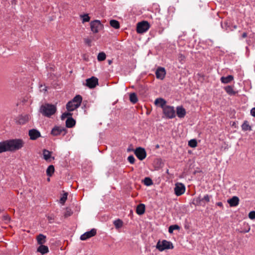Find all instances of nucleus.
<instances>
[{
    "label": "nucleus",
    "instance_id": "obj_1",
    "mask_svg": "<svg viewBox=\"0 0 255 255\" xmlns=\"http://www.w3.org/2000/svg\"><path fill=\"white\" fill-rule=\"evenodd\" d=\"M7 146L8 151H15L21 149L24 144V142L22 139L15 138L6 140Z\"/></svg>",
    "mask_w": 255,
    "mask_h": 255
},
{
    "label": "nucleus",
    "instance_id": "obj_2",
    "mask_svg": "<svg viewBox=\"0 0 255 255\" xmlns=\"http://www.w3.org/2000/svg\"><path fill=\"white\" fill-rule=\"evenodd\" d=\"M56 106L50 104H45L41 106L39 111L44 116L50 117L56 113Z\"/></svg>",
    "mask_w": 255,
    "mask_h": 255
},
{
    "label": "nucleus",
    "instance_id": "obj_3",
    "mask_svg": "<svg viewBox=\"0 0 255 255\" xmlns=\"http://www.w3.org/2000/svg\"><path fill=\"white\" fill-rule=\"evenodd\" d=\"M82 101L81 95H76L71 101L66 104V109L68 112H72L80 107Z\"/></svg>",
    "mask_w": 255,
    "mask_h": 255
},
{
    "label": "nucleus",
    "instance_id": "obj_4",
    "mask_svg": "<svg viewBox=\"0 0 255 255\" xmlns=\"http://www.w3.org/2000/svg\"><path fill=\"white\" fill-rule=\"evenodd\" d=\"M156 248L159 251L162 252L165 250L173 249L174 246L171 242L163 240L158 241L156 245Z\"/></svg>",
    "mask_w": 255,
    "mask_h": 255
},
{
    "label": "nucleus",
    "instance_id": "obj_5",
    "mask_svg": "<svg viewBox=\"0 0 255 255\" xmlns=\"http://www.w3.org/2000/svg\"><path fill=\"white\" fill-rule=\"evenodd\" d=\"M150 27L149 23L146 21H142L137 24L136 32L138 33H143L148 30Z\"/></svg>",
    "mask_w": 255,
    "mask_h": 255
},
{
    "label": "nucleus",
    "instance_id": "obj_6",
    "mask_svg": "<svg viewBox=\"0 0 255 255\" xmlns=\"http://www.w3.org/2000/svg\"><path fill=\"white\" fill-rule=\"evenodd\" d=\"M163 112L165 116L168 119H173L175 117V111L172 106H166L163 109Z\"/></svg>",
    "mask_w": 255,
    "mask_h": 255
},
{
    "label": "nucleus",
    "instance_id": "obj_7",
    "mask_svg": "<svg viewBox=\"0 0 255 255\" xmlns=\"http://www.w3.org/2000/svg\"><path fill=\"white\" fill-rule=\"evenodd\" d=\"M90 27L91 31L93 33H96L103 28V25L101 23L100 20H95L91 22Z\"/></svg>",
    "mask_w": 255,
    "mask_h": 255
},
{
    "label": "nucleus",
    "instance_id": "obj_8",
    "mask_svg": "<svg viewBox=\"0 0 255 255\" xmlns=\"http://www.w3.org/2000/svg\"><path fill=\"white\" fill-rule=\"evenodd\" d=\"M174 193L177 196H181L183 194L185 191V186L182 183H177L174 187Z\"/></svg>",
    "mask_w": 255,
    "mask_h": 255
},
{
    "label": "nucleus",
    "instance_id": "obj_9",
    "mask_svg": "<svg viewBox=\"0 0 255 255\" xmlns=\"http://www.w3.org/2000/svg\"><path fill=\"white\" fill-rule=\"evenodd\" d=\"M67 133V129L61 127L55 126L54 127L51 132V134L54 136H57L61 134L64 135Z\"/></svg>",
    "mask_w": 255,
    "mask_h": 255
},
{
    "label": "nucleus",
    "instance_id": "obj_10",
    "mask_svg": "<svg viewBox=\"0 0 255 255\" xmlns=\"http://www.w3.org/2000/svg\"><path fill=\"white\" fill-rule=\"evenodd\" d=\"M134 154L140 160H143L146 156V152L144 148L139 147L136 148Z\"/></svg>",
    "mask_w": 255,
    "mask_h": 255
},
{
    "label": "nucleus",
    "instance_id": "obj_11",
    "mask_svg": "<svg viewBox=\"0 0 255 255\" xmlns=\"http://www.w3.org/2000/svg\"><path fill=\"white\" fill-rule=\"evenodd\" d=\"M86 81V85L90 89L94 88L98 84V79L95 77L87 79Z\"/></svg>",
    "mask_w": 255,
    "mask_h": 255
},
{
    "label": "nucleus",
    "instance_id": "obj_12",
    "mask_svg": "<svg viewBox=\"0 0 255 255\" xmlns=\"http://www.w3.org/2000/svg\"><path fill=\"white\" fill-rule=\"evenodd\" d=\"M97 230L95 229H92L90 231L86 232L80 237L81 240L85 241L96 235Z\"/></svg>",
    "mask_w": 255,
    "mask_h": 255
},
{
    "label": "nucleus",
    "instance_id": "obj_13",
    "mask_svg": "<svg viewBox=\"0 0 255 255\" xmlns=\"http://www.w3.org/2000/svg\"><path fill=\"white\" fill-rule=\"evenodd\" d=\"M210 197L211 196L208 195H206L203 197L199 196L195 199V202L198 205L204 206L210 201Z\"/></svg>",
    "mask_w": 255,
    "mask_h": 255
},
{
    "label": "nucleus",
    "instance_id": "obj_14",
    "mask_svg": "<svg viewBox=\"0 0 255 255\" xmlns=\"http://www.w3.org/2000/svg\"><path fill=\"white\" fill-rule=\"evenodd\" d=\"M28 135L31 140H36L41 136L40 132L36 129H32L29 130Z\"/></svg>",
    "mask_w": 255,
    "mask_h": 255
},
{
    "label": "nucleus",
    "instance_id": "obj_15",
    "mask_svg": "<svg viewBox=\"0 0 255 255\" xmlns=\"http://www.w3.org/2000/svg\"><path fill=\"white\" fill-rule=\"evenodd\" d=\"M165 70L163 67H158L155 72L156 77L158 79L163 80L165 77Z\"/></svg>",
    "mask_w": 255,
    "mask_h": 255
},
{
    "label": "nucleus",
    "instance_id": "obj_16",
    "mask_svg": "<svg viewBox=\"0 0 255 255\" xmlns=\"http://www.w3.org/2000/svg\"><path fill=\"white\" fill-rule=\"evenodd\" d=\"M224 90L226 93L230 96H235L238 93V91L235 90L234 86H227L224 87Z\"/></svg>",
    "mask_w": 255,
    "mask_h": 255
},
{
    "label": "nucleus",
    "instance_id": "obj_17",
    "mask_svg": "<svg viewBox=\"0 0 255 255\" xmlns=\"http://www.w3.org/2000/svg\"><path fill=\"white\" fill-rule=\"evenodd\" d=\"M154 104L155 105L160 107L162 110L165 108V106H166V101L161 98H159L155 99Z\"/></svg>",
    "mask_w": 255,
    "mask_h": 255
},
{
    "label": "nucleus",
    "instance_id": "obj_18",
    "mask_svg": "<svg viewBox=\"0 0 255 255\" xmlns=\"http://www.w3.org/2000/svg\"><path fill=\"white\" fill-rule=\"evenodd\" d=\"M227 202L231 207H235L238 205L239 203V199L237 196H234L232 198L227 200Z\"/></svg>",
    "mask_w": 255,
    "mask_h": 255
},
{
    "label": "nucleus",
    "instance_id": "obj_19",
    "mask_svg": "<svg viewBox=\"0 0 255 255\" xmlns=\"http://www.w3.org/2000/svg\"><path fill=\"white\" fill-rule=\"evenodd\" d=\"M145 209V205L143 204H139L136 207V212L138 215H141L144 213Z\"/></svg>",
    "mask_w": 255,
    "mask_h": 255
},
{
    "label": "nucleus",
    "instance_id": "obj_20",
    "mask_svg": "<svg viewBox=\"0 0 255 255\" xmlns=\"http://www.w3.org/2000/svg\"><path fill=\"white\" fill-rule=\"evenodd\" d=\"M177 115L180 118L184 117L186 115V111L182 107H177Z\"/></svg>",
    "mask_w": 255,
    "mask_h": 255
},
{
    "label": "nucleus",
    "instance_id": "obj_21",
    "mask_svg": "<svg viewBox=\"0 0 255 255\" xmlns=\"http://www.w3.org/2000/svg\"><path fill=\"white\" fill-rule=\"evenodd\" d=\"M76 124L75 120L72 117H69L66 121V126L67 128H71Z\"/></svg>",
    "mask_w": 255,
    "mask_h": 255
},
{
    "label": "nucleus",
    "instance_id": "obj_22",
    "mask_svg": "<svg viewBox=\"0 0 255 255\" xmlns=\"http://www.w3.org/2000/svg\"><path fill=\"white\" fill-rule=\"evenodd\" d=\"M37 251L42 255L45 254L49 252L48 248L47 246L40 245V246L37 248Z\"/></svg>",
    "mask_w": 255,
    "mask_h": 255
},
{
    "label": "nucleus",
    "instance_id": "obj_23",
    "mask_svg": "<svg viewBox=\"0 0 255 255\" xmlns=\"http://www.w3.org/2000/svg\"><path fill=\"white\" fill-rule=\"evenodd\" d=\"M5 151H8L6 140L0 142V153Z\"/></svg>",
    "mask_w": 255,
    "mask_h": 255
},
{
    "label": "nucleus",
    "instance_id": "obj_24",
    "mask_svg": "<svg viewBox=\"0 0 255 255\" xmlns=\"http://www.w3.org/2000/svg\"><path fill=\"white\" fill-rule=\"evenodd\" d=\"M51 153H52V152L49 151V150L45 149H43V158L45 160L48 161L51 157Z\"/></svg>",
    "mask_w": 255,
    "mask_h": 255
},
{
    "label": "nucleus",
    "instance_id": "obj_25",
    "mask_svg": "<svg viewBox=\"0 0 255 255\" xmlns=\"http://www.w3.org/2000/svg\"><path fill=\"white\" fill-rule=\"evenodd\" d=\"M46 236L43 234H39L37 237V241L39 245H42L46 242Z\"/></svg>",
    "mask_w": 255,
    "mask_h": 255
},
{
    "label": "nucleus",
    "instance_id": "obj_26",
    "mask_svg": "<svg viewBox=\"0 0 255 255\" xmlns=\"http://www.w3.org/2000/svg\"><path fill=\"white\" fill-rule=\"evenodd\" d=\"M29 117L28 115L21 116L18 119V123L20 125H23L28 122Z\"/></svg>",
    "mask_w": 255,
    "mask_h": 255
},
{
    "label": "nucleus",
    "instance_id": "obj_27",
    "mask_svg": "<svg viewBox=\"0 0 255 255\" xmlns=\"http://www.w3.org/2000/svg\"><path fill=\"white\" fill-rule=\"evenodd\" d=\"M113 224L116 229H119L120 228H121L123 226V222L120 219L115 220L113 222Z\"/></svg>",
    "mask_w": 255,
    "mask_h": 255
},
{
    "label": "nucleus",
    "instance_id": "obj_28",
    "mask_svg": "<svg viewBox=\"0 0 255 255\" xmlns=\"http://www.w3.org/2000/svg\"><path fill=\"white\" fill-rule=\"evenodd\" d=\"M242 129L244 131L252 130V127L249 125L248 121H245L242 126Z\"/></svg>",
    "mask_w": 255,
    "mask_h": 255
},
{
    "label": "nucleus",
    "instance_id": "obj_29",
    "mask_svg": "<svg viewBox=\"0 0 255 255\" xmlns=\"http://www.w3.org/2000/svg\"><path fill=\"white\" fill-rule=\"evenodd\" d=\"M54 167L53 165H49L46 169L47 175L50 177L52 175L54 172Z\"/></svg>",
    "mask_w": 255,
    "mask_h": 255
},
{
    "label": "nucleus",
    "instance_id": "obj_30",
    "mask_svg": "<svg viewBox=\"0 0 255 255\" xmlns=\"http://www.w3.org/2000/svg\"><path fill=\"white\" fill-rule=\"evenodd\" d=\"M110 24L112 27L115 28V29H118L120 28V23L116 20H111Z\"/></svg>",
    "mask_w": 255,
    "mask_h": 255
},
{
    "label": "nucleus",
    "instance_id": "obj_31",
    "mask_svg": "<svg viewBox=\"0 0 255 255\" xmlns=\"http://www.w3.org/2000/svg\"><path fill=\"white\" fill-rule=\"evenodd\" d=\"M129 100L133 104H135L137 102V97L135 93H132L130 94Z\"/></svg>",
    "mask_w": 255,
    "mask_h": 255
},
{
    "label": "nucleus",
    "instance_id": "obj_32",
    "mask_svg": "<svg viewBox=\"0 0 255 255\" xmlns=\"http://www.w3.org/2000/svg\"><path fill=\"white\" fill-rule=\"evenodd\" d=\"M180 229V227L177 225H171L170 226L169 228H168V232L169 233L171 234L173 233V231L174 230H179Z\"/></svg>",
    "mask_w": 255,
    "mask_h": 255
},
{
    "label": "nucleus",
    "instance_id": "obj_33",
    "mask_svg": "<svg viewBox=\"0 0 255 255\" xmlns=\"http://www.w3.org/2000/svg\"><path fill=\"white\" fill-rule=\"evenodd\" d=\"M106 58V54L104 52H100L99 53L97 59L99 61H102L104 60Z\"/></svg>",
    "mask_w": 255,
    "mask_h": 255
},
{
    "label": "nucleus",
    "instance_id": "obj_34",
    "mask_svg": "<svg viewBox=\"0 0 255 255\" xmlns=\"http://www.w3.org/2000/svg\"><path fill=\"white\" fill-rule=\"evenodd\" d=\"M71 112H65V113H64L62 114L61 115V119L62 120H64V119H65L66 118H69V117H72V114L70 113Z\"/></svg>",
    "mask_w": 255,
    "mask_h": 255
},
{
    "label": "nucleus",
    "instance_id": "obj_35",
    "mask_svg": "<svg viewBox=\"0 0 255 255\" xmlns=\"http://www.w3.org/2000/svg\"><path fill=\"white\" fill-rule=\"evenodd\" d=\"M68 196V193H64L62 196L61 197L60 199V202L62 205H64L65 202H66Z\"/></svg>",
    "mask_w": 255,
    "mask_h": 255
},
{
    "label": "nucleus",
    "instance_id": "obj_36",
    "mask_svg": "<svg viewBox=\"0 0 255 255\" xmlns=\"http://www.w3.org/2000/svg\"><path fill=\"white\" fill-rule=\"evenodd\" d=\"M188 145L191 147H195L197 146V142L196 139H192L189 141Z\"/></svg>",
    "mask_w": 255,
    "mask_h": 255
},
{
    "label": "nucleus",
    "instance_id": "obj_37",
    "mask_svg": "<svg viewBox=\"0 0 255 255\" xmlns=\"http://www.w3.org/2000/svg\"><path fill=\"white\" fill-rule=\"evenodd\" d=\"M234 80V77L232 75H229L224 77V84L229 83Z\"/></svg>",
    "mask_w": 255,
    "mask_h": 255
},
{
    "label": "nucleus",
    "instance_id": "obj_38",
    "mask_svg": "<svg viewBox=\"0 0 255 255\" xmlns=\"http://www.w3.org/2000/svg\"><path fill=\"white\" fill-rule=\"evenodd\" d=\"M144 184L146 186H150L153 184V182L149 177H145L144 179Z\"/></svg>",
    "mask_w": 255,
    "mask_h": 255
},
{
    "label": "nucleus",
    "instance_id": "obj_39",
    "mask_svg": "<svg viewBox=\"0 0 255 255\" xmlns=\"http://www.w3.org/2000/svg\"><path fill=\"white\" fill-rule=\"evenodd\" d=\"M72 214H73V212L72 211L71 209H70L69 208H67L66 209V211L64 213V217L66 218L69 217L71 215H72Z\"/></svg>",
    "mask_w": 255,
    "mask_h": 255
},
{
    "label": "nucleus",
    "instance_id": "obj_40",
    "mask_svg": "<svg viewBox=\"0 0 255 255\" xmlns=\"http://www.w3.org/2000/svg\"><path fill=\"white\" fill-rule=\"evenodd\" d=\"M178 59L180 63H183L185 61V57L182 54L180 53L178 55Z\"/></svg>",
    "mask_w": 255,
    "mask_h": 255
},
{
    "label": "nucleus",
    "instance_id": "obj_41",
    "mask_svg": "<svg viewBox=\"0 0 255 255\" xmlns=\"http://www.w3.org/2000/svg\"><path fill=\"white\" fill-rule=\"evenodd\" d=\"M249 218L251 220L255 219V211L250 212L249 214Z\"/></svg>",
    "mask_w": 255,
    "mask_h": 255
},
{
    "label": "nucleus",
    "instance_id": "obj_42",
    "mask_svg": "<svg viewBox=\"0 0 255 255\" xmlns=\"http://www.w3.org/2000/svg\"><path fill=\"white\" fill-rule=\"evenodd\" d=\"M84 42L85 43L87 44L89 46H91V42H92V39H91V38H84Z\"/></svg>",
    "mask_w": 255,
    "mask_h": 255
},
{
    "label": "nucleus",
    "instance_id": "obj_43",
    "mask_svg": "<svg viewBox=\"0 0 255 255\" xmlns=\"http://www.w3.org/2000/svg\"><path fill=\"white\" fill-rule=\"evenodd\" d=\"M128 160L131 164H133L135 161V159L133 155L129 156L128 158Z\"/></svg>",
    "mask_w": 255,
    "mask_h": 255
},
{
    "label": "nucleus",
    "instance_id": "obj_44",
    "mask_svg": "<svg viewBox=\"0 0 255 255\" xmlns=\"http://www.w3.org/2000/svg\"><path fill=\"white\" fill-rule=\"evenodd\" d=\"M90 20V17L88 14H85L83 16V22H88Z\"/></svg>",
    "mask_w": 255,
    "mask_h": 255
},
{
    "label": "nucleus",
    "instance_id": "obj_45",
    "mask_svg": "<svg viewBox=\"0 0 255 255\" xmlns=\"http://www.w3.org/2000/svg\"><path fill=\"white\" fill-rule=\"evenodd\" d=\"M47 219L50 223H52L53 221L54 220V217L53 216H48Z\"/></svg>",
    "mask_w": 255,
    "mask_h": 255
},
{
    "label": "nucleus",
    "instance_id": "obj_46",
    "mask_svg": "<svg viewBox=\"0 0 255 255\" xmlns=\"http://www.w3.org/2000/svg\"><path fill=\"white\" fill-rule=\"evenodd\" d=\"M251 114L252 116L255 117V108H253L251 109Z\"/></svg>",
    "mask_w": 255,
    "mask_h": 255
},
{
    "label": "nucleus",
    "instance_id": "obj_47",
    "mask_svg": "<svg viewBox=\"0 0 255 255\" xmlns=\"http://www.w3.org/2000/svg\"><path fill=\"white\" fill-rule=\"evenodd\" d=\"M216 205H217V206H218L221 207V206H222L223 204H222V202H217V203H216Z\"/></svg>",
    "mask_w": 255,
    "mask_h": 255
},
{
    "label": "nucleus",
    "instance_id": "obj_48",
    "mask_svg": "<svg viewBox=\"0 0 255 255\" xmlns=\"http://www.w3.org/2000/svg\"><path fill=\"white\" fill-rule=\"evenodd\" d=\"M247 36V34L246 32H244L242 34V37L243 38H246Z\"/></svg>",
    "mask_w": 255,
    "mask_h": 255
},
{
    "label": "nucleus",
    "instance_id": "obj_49",
    "mask_svg": "<svg viewBox=\"0 0 255 255\" xmlns=\"http://www.w3.org/2000/svg\"><path fill=\"white\" fill-rule=\"evenodd\" d=\"M223 80H224V79H223V76H222L221 78H220V81L221 82L223 83Z\"/></svg>",
    "mask_w": 255,
    "mask_h": 255
},
{
    "label": "nucleus",
    "instance_id": "obj_50",
    "mask_svg": "<svg viewBox=\"0 0 255 255\" xmlns=\"http://www.w3.org/2000/svg\"><path fill=\"white\" fill-rule=\"evenodd\" d=\"M5 220H9V217L8 216H6L5 218Z\"/></svg>",
    "mask_w": 255,
    "mask_h": 255
},
{
    "label": "nucleus",
    "instance_id": "obj_51",
    "mask_svg": "<svg viewBox=\"0 0 255 255\" xmlns=\"http://www.w3.org/2000/svg\"><path fill=\"white\" fill-rule=\"evenodd\" d=\"M108 62H109V64H111V63H112V61L111 60H109Z\"/></svg>",
    "mask_w": 255,
    "mask_h": 255
},
{
    "label": "nucleus",
    "instance_id": "obj_52",
    "mask_svg": "<svg viewBox=\"0 0 255 255\" xmlns=\"http://www.w3.org/2000/svg\"><path fill=\"white\" fill-rule=\"evenodd\" d=\"M159 147V145H156V148H158Z\"/></svg>",
    "mask_w": 255,
    "mask_h": 255
},
{
    "label": "nucleus",
    "instance_id": "obj_53",
    "mask_svg": "<svg viewBox=\"0 0 255 255\" xmlns=\"http://www.w3.org/2000/svg\"><path fill=\"white\" fill-rule=\"evenodd\" d=\"M47 180H48V181H50V178H48L47 179Z\"/></svg>",
    "mask_w": 255,
    "mask_h": 255
},
{
    "label": "nucleus",
    "instance_id": "obj_54",
    "mask_svg": "<svg viewBox=\"0 0 255 255\" xmlns=\"http://www.w3.org/2000/svg\"><path fill=\"white\" fill-rule=\"evenodd\" d=\"M221 26L222 27V22H221Z\"/></svg>",
    "mask_w": 255,
    "mask_h": 255
}]
</instances>
